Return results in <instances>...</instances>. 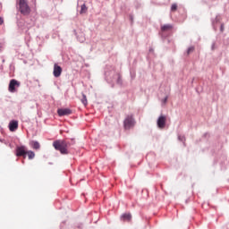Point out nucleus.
Listing matches in <instances>:
<instances>
[{"mask_svg":"<svg viewBox=\"0 0 229 229\" xmlns=\"http://www.w3.org/2000/svg\"><path fill=\"white\" fill-rule=\"evenodd\" d=\"M166 123H167V118L165 117V115L161 114L157 121V128H159L160 130H164V128H165Z\"/></svg>","mask_w":229,"mask_h":229,"instance_id":"5","label":"nucleus"},{"mask_svg":"<svg viewBox=\"0 0 229 229\" xmlns=\"http://www.w3.org/2000/svg\"><path fill=\"white\" fill-rule=\"evenodd\" d=\"M121 220L122 221H131V214L130 213H125L121 216Z\"/></svg>","mask_w":229,"mask_h":229,"instance_id":"12","label":"nucleus"},{"mask_svg":"<svg viewBox=\"0 0 229 229\" xmlns=\"http://www.w3.org/2000/svg\"><path fill=\"white\" fill-rule=\"evenodd\" d=\"M153 48H149V53H153Z\"/></svg>","mask_w":229,"mask_h":229,"instance_id":"26","label":"nucleus"},{"mask_svg":"<svg viewBox=\"0 0 229 229\" xmlns=\"http://www.w3.org/2000/svg\"><path fill=\"white\" fill-rule=\"evenodd\" d=\"M53 74L55 78H60V76H62V68L60 67V65L56 64L54 65Z\"/></svg>","mask_w":229,"mask_h":229,"instance_id":"8","label":"nucleus"},{"mask_svg":"<svg viewBox=\"0 0 229 229\" xmlns=\"http://www.w3.org/2000/svg\"><path fill=\"white\" fill-rule=\"evenodd\" d=\"M173 29V25L171 24H165L163 26H161V37L162 38H165V36L164 35V33H165V31H169Z\"/></svg>","mask_w":229,"mask_h":229,"instance_id":"9","label":"nucleus"},{"mask_svg":"<svg viewBox=\"0 0 229 229\" xmlns=\"http://www.w3.org/2000/svg\"><path fill=\"white\" fill-rule=\"evenodd\" d=\"M220 31H221V33H223V31H225V23H221Z\"/></svg>","mask_w":229,"mask_h":229,"instance_id":"23","label":"nucleus"},{"mask_svg":"<svg viewBox=\"0 0 229 229\" xmlns=\"http://www.w3.org/2000/svg\"><path fill=\"white\" fill-rule=\"evenodd\" d=\"M26 155H28L29 160H33V158H35V152L31 150L27 151Z\"/></svg>","mask_w":229,"mask_h":229,"instance_id":"14","label":"nucleus"},{"mask_svg":"<svg viewBox=\"0 0 229 229\" xmlns=\"http://www.w3.org/2000/svg\"><path fill=\"white\" fill-rule=\"evenodd\" d=\"M176 10H178V4H173L171 5V12H176Z\"/></svg>","mask_w":229,"mask_h":229,"instance_id":"17","label":"nucleus"},{"mask_svg":"<svg viewBox=\"0 0 229 229\" xmlns=\"http://www.w3.org/2000/svg\"><path fill=\"white\" fill-rule=\"evenodd\" d=\"M53 146L56 151H60L62 155H67L69 151L67 150V148H69V145L64 140H55L53 142Z\"/></svg>","mask_w":229,"mask_h":229,"instance_id":"1","label":"nucleus"},{"mask_svg":"<svg viewBox=\"0 0 229 229\" xmlns=\"http://www.w3.org/2000/svg\"><path fill=\"white\" fill-rule=\"evenodd\" d=\"M135 118L133 115H127L123 121V128L124 130H131L135 126Z\"/></svg>","mask_w":229,"mask_h":229,"instance_id":"3","label":"nucleus"},{"mask_svg":"<svg viewBox=\"0 0 229 229\" xmlns=\"http://www.w3.org/2000/svg\"><path fill=\"white\" fill-rule=\"evenodd\" d=\"M19 87H21V82L15 79H13L9 82L8 90L12 93L17 92L16 89H19Z\"/></svg>","mask_w":229,"mask_h":229,"instance_id":"4","label":"nucleus"},{"mask_svg":"<svg viewBox=\"0 0 229 229\" xmlns=\"http://www.w3.org/2000/svg\"><path fill=\"white\" fill-rule=\"evenodd\" d=\"M26 147L24 146L17 147L16 148V155L18 157H23L24 158H26Z\"/></svg>","mask_w":229,"mask_h":229,"instance_id":"7","label":"nucleus"},{"mask_svg":"<svg viewBox=\"0 0 229 229\" xmlns=\"http://www.w3.org/2000/svg\"><path fill=\"white\" fill-rule=\"evenodd\" d=\"M207 135H208V132L204 133V136H205V137H207Z\"/></svg>","mask_w":229,"mask_h":229,"instance_id":"28","label":"nucleus"},{"mask_svg":"<svg viewBox=\"0 0 229 229\" xmlns=\"http://www.w3.org/2000/svg\"><path fill=\"white\" fill-rule=\"evenodd\" d=\"M81 101L84 106H87L88 101H87V96L85 94H82V98L81 99Z\"/></svg>","mask_w":229,"mask_h":229,"instance_id":"15","label":"nucleus"},{"mask_svg":"<svg viewBox=\"0 0 229 229\" xmlns=\"http://www.w3.org/2000/svg\"><path fill=\"white\" fill-rule=\"evenodd\" d=\"M57 114L60 117H63L64 115H71L72 114V111L69 108H64V109H58Z\"/></svg>","mask_w":229,"mask_h":229,"instance_id":"10","label":"nucleus"},{"mask_svg":"<svg viewBox=\"0 0 229 229\" xmlns=\"http://www.w3.org/2000/svg\"><path fill=\"white\" fill-rule=\"evenodd\" d=\"M30 146H31L33 149H40V143H38V141L32 140L30 142Z\"/></svg>","mask_w":229,"mask_h":229,"instance_id":"13","label":"nucleus"},{"mask_svg":"<svg viewBox=\"0 0 229 229\" xmlns=\"http://www.w3.org/2000/svg\"><path fill=\"white\" fill-rule=\"evenodd\" d=\"M211 23H212L214 31H216L217 25L221 24V15L217 14L215 19H211Z\"/></svg>","mask_w":229,"mask_h":229,"instance_id":"6","label":"nucleus"},{"mask_svg":"<svg viewBox=\"0 0 229 229\" xmlns=\"http://www.w3.org/2000/svg\"><path fill=\"white\" fill-rule=\"evenodd\" d=\"M19 11L21 15H30V13H31V8L28 4V0L19 1Z\"/></svg>","mask_w":229,"mask_h":229,"instance_id":"2","label":"nucleus"},{"mask_svg":"<svg viewBox=\"0 0 229 229\" xmlns=\"http://www.w3.org/2000/svg\"><path fill=\"white\" fill-rule=\"evenodd\" d=\"M167 99H169V97H165L164 99L162 100V104L165 105V103H167Z\"/></svg>","mask_w":229,"mask_h":229,"instance_id":"22","label":"nucleus"},{"mask_svg":"<svg viewBox=\"0 0 229 229\" xmlns=\"http://www.w3.org/2000/svg\"><path fill=\"white\" fill-rule=\"evenodd\" d=\"M116 83L118 85H123V79L121 78V75H118V79L116 81Z\"/></svg>","mask_w":229,"mask_h":229,"instance_id":"20","label":"nucleus"},{"mask_svg":"<svg viewBox=\"0 0 229 229\" xmlns=\"http://www.w3.org/2000/svg\"><path fill=\"white\" fill-rule=\"evenodd\" d=\"M4 22V20L3 19V17H0V26L3 25Z\"/></svg>","mask_w":229,"mask_h":229,"instance_id":"24","label":"nucleus"},{"mask_svg":"<svg viewBox=\"0 0 229 229\" xmlns=\"http://www.w3.org/2000/svg\"><path fill=\"white\" fill-rule=\"evenodd\" d=\"M194 49H195V48H194L193 46L188 47V49H187V55H191V53H194Z\"/></svg>","mask_w":229,"mask_h":229,"instance_id":"18","label":"nucleus"},{"mask_svg":"<svg viewBox=\"0 0 229 229\" xmlns=\"http://www.w3.org/2000/svg\"><path fill=\"white\" fill-rule=\"evenodd\" d=\"M19 128V122L13 120L9 123L10 131H15Z\"/></svg>","mask_w":229,"mask_h":229,"instance_id":"11","label":"nucleus"},{"mask_svg":"<svg viewBox=\"0 0 229 229\" xmlns=\"http://www.w3.org/2000/svg\"><path fill=\"white\" fill-rule=\"evenodd\" d=\"M131 76L132 79L135 78V75H133L132 73H131Z\"/></svg>","mask_w":229,"mask_h":229,"instance_id":"27","label":"nucleus"},{"mask_svg":"<svg viewBox=\"0 0 229 229\" xmlns=\"http://www.w3.org/2000/svg\"><path fill=\"white\" fill-rule=\"evenodd\" d=\"M80 13H87V5H85V4H83L81 6V12Z\"/></svg>","mask_w":229,"mask_h":229,"instance_id":"16","label":"nucleus"},{"mask_svg":"<svg viewBox=\"0 0 229 229\" xmlns=\"http://www.w3.org/2000/svg\"><path fill=\"white\" fill-rule=\"evenodd\" d=\"M214 47H216V43H212L211 49L214 51Z\"/></svg>","mask_w":229,"mask_h":229,"instance_id":"25","label":"nucleus"},{"mask_svg":"<svg viewBox=\"0 0 229 229\" xmlns=\"http://www.w3.org/2000/svg\"><path fill=\"white\" fill-rule=\"evenodd\" d=\"M133 14H129V21L131 22V24L132 25L133 24Z\"/></svg>","mask_w":229,"mask_h":229,"instance_id":"21","label":"nucleus"},{"mask_svg":"<svg viewBox=\"0 0 229 229\" xmlns=\"http://www.w3.org/2000/svg\"><path fill=\"white\" fill-rule=\"evenodd\" d=\"M178 140H179L181 142H183V144H185V136H183V135H179V136H178Z\"/></svg>","mask_w":229,"mask_h":229,"instance_id":"19","label":"nucleus"}]
</instances>
